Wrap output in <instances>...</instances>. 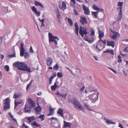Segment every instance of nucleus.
Instances as JSON below:
<instances>
[{
    "mask_svg": "<svg viewBox=\"0 0 128 128\" xmlns=\"http://www.w3.org/2000/svg\"><path fill=\"white\" fill-rule=\"evenodd\" d=\"M13 66L14 67H16L19 70L26 71L28 72H31L30 68L28 67L27 65L24 62L17 61L14 63Z\"/></svg>",
    "mask_w": 128,
    "mask_h": 128,
    "instance_id": "obj_1",
    "label": "nucleus"
},
{
    "mask_svg": "<svg viewBox=\"0 0 128 128\" xmlns=\"http://www.w3.org/2000/svg\"><path fill=\"white\" fill-rule=\"evenodd\" d=\"M34 102L30 98L28 100V103L25 105V108H24V112L26 113H30L31 112V109L35 107Z\"/></svg>",
    "mask_w": 128,
    "mask_h": 128,
    "instance_id": "obj_2",
    "label": "nucleus"
},
{
    "mask_svg": "<svg viewBox=\"0 0 128 128\" xmlns=\"http://www.w3.org/2000/svg\"><path fill=\"white\" fill-rule=\"evenodd\" d=\"M70 102L74 105V107L76 109L80 110L84 112V108L82 106L80 102L75 98H73Z\"/></svg>",
    "mask_w": 128,
    "mask_h": 128,
    "instance_id": "obj_3",
    "label": "nucleus"
},
{
    "mask_svg": "<svg viewBox=\"0 0 128 128\" xmlns=\"http://www.w3.org/2000/svg\"><path fill=\"white\" fill-rule=\"evenodd\" d=\"M96 93H96H95L93 94H90L88 96L89 98L92 100V102L93 103H95L98 99L99 92H98Z\"/></svg>",
    "mask_w": 128,
    "mask_h": 128,
    "instance_id": "obj_4",
    "label": "nucleus"
},
{
    "mask_svg": "<svg viewBox=\"0 0 128 128\" xmlns=\"http://www.w3.org/2000/svg\"><path fill=\"white\" fill-rule=\"evenodd\" d=\"M48 36L49 38V42H54L56 45L57 44V40H55L56 39L58 40L59 39L56 36H54L52 35L50 33H48Z\"/></svg>",
    "mask_w": 128,
    "mask_h": 128,
    "instance_id": "obj_5",
    "label": "nucleus"
},
{
    "mask_svg": "<svg viewBox=\"0 0 128 128\" xmlns=\"http://www.w3.org/2000/svg\"><path fill=\"white\" fill-rule=\"evenodd\" d=\"M111 32L112 33V34H110V37L113 40H117V38L120 35L116 31L110 30Z\"/></svg>",
    "mask_w": 128,
    "mask_h": 128,
    "instance_id": "obj_6",
    "label": "nucleus"
},
{
    "mask_svg": "<svg viewBox=\"0 0 128 128\" xmlns=\"http://www.w3.org/2000/svg\"><path fill=\"white\" fill-rule=\"evenodd\" d=\"M79 33L82 37L84 36V34L86 35L88 34L87 31V28L86 27L82 28L81 26L80 29Z\"/></svg>",
    "mask_w": 128,
    "mask_h": 128,
    "instance_id": "obj_7",
    "label": "nucleus"
},
{
    "mask_svg": "<svg viewBox=\"0 0 128 128\" xmlns=\"http://www.w3.org/2000/svg\"><path fill=\"white\" fill-rule=\"evenodd\" d=\"M84 40L87 42H88L89 43L91 44L92 43L94 40V38L93 36H91L90 37H88L87 36H85L84 38Z\"/></svg>",
    "mask_w": 128,
    "mask_h": 128,
    "instance_id": "obj_8",
    "label": "nucleus"
},
{
    "mask_svg": "<svg viewBox=\"0 0 128 128\" xmlns=\"http://www.w3.org/2000/svg\"><path fill=\"white\" fill-rule=\"evenodd\" d=\"M9 98H6L5 100L4 104L5 105L4 106V108L5 109H8L10 108V102Z\"/></svg>",
    "mask_w": 128,
    "mask_h": 128,
    "instance_id": "obj_9",
    "label": "nucleus"
},
{
    "mask_svg": "<svg viewBox=\"0 0 128 128\" xmlns=\"http://www.w3.org/2000/svg\"><path fill=\"white\" fill-rule=\"evenodd\" d=\"M82 6L84 14L86 15H89L90 12L88 8L84 4H83Z\"/></svg>",
    "mask_w": 128,
    "mask_h": 128,
    "instance_id": "obj_10",
    "label": "nucleus"
},
{
    "mask_svg": "<svg viewBox=\"0 0 128 128\" xmlns=\"http://www.w3.org/2000/svg\"><path fill=\"white\" fill-rule=\"evenodd\" d=\"M80 21L83 24H86L88 23V21L86 18L85 17H80Z\"/></svg>",
    "mask_w": 128,
    "mask_h": 128,
    "instance_id": "obj_11",
    "label": "nucleus"
},
{
    "mask_svg": "<svg viewBox=\"0 0 128 128\" xmlns=\"http://www.w3.org/2000/svg\"><path fill=\"white\" fill-rule=\"evenodd\" d=\"M47 62V65L48 66H51L53 62L52 59L50 58L47 57L46 59Z\"/></svg>",
    "mask_w": 128,
    "mask_h": 128,
    "instance_id": "obj_12",
    "label": "nucleus"
},
{
    "mask_svg": "<svg viewBox=\"0 0 128 128\" xmlns=\"http://www.w3.org/2000/svg\"><path fill=\"white\" fill-rule=\"evenodd\" d=\"M51 123L52 124L53 126L56 128L59 127L60 128V124L58 122V121L54 122L52 120L51 121Z\"/></svg>",
    "mask_w": 128,
    "mask_h": 128,
    "instance_id": "obj_13",
    "label": "nucleus"
},
{
    "mask_svg": "<svg viewBox=\"0 0 128 128\" xmlns=\"http://www.w3.org/2000/svg\"><path fill=\"white\" fill-rule=\"evenodd\" d=\"M31 9L33 12H34L36 14H37L38 16H40V12H38L37 8L34 6H32Z\"/></svg>",
    "mask_w": 128,
    "mask_h": 128,
    "instance_id": "obj_14",
    "label": "nucleus"
},
{
    "mask_svg": "<svg viewBox=\"0 0 128 128\" xmlns=\"http://www.w3.org/2000/svg\"><path fill=\"white\" fill-rule=\"evenodd\" d=\"M56 94L59 97H61L64 100L66 99L67 95V94H61L58 92H57L56 93Z\"/></svg>",
    "mask_w": 128,
    "mask_h": 128,
    "instance_id": "obj_15",
    "label": "nucleus"
},
{
    "mask_svg": "<svg viewBox=\"0 0 128 128\" xmlns=\"http://www.w3.org/2000/svg\"><path fill=\"white\" fill-rule=\"evenodd\" d=\"M107 43L106 45L107 46H111L112 48H114L115 46V44L113 41L108 40L107 41Z\"/></svg>",
    "mask_w": 128,
    "mask_h": 128,
    "instance_id": "obj_16",
    "label": "nucleus"
},
{
    "mask_svg": "<svg viewBox=\"0 0 128 128\" xmlns=\"http://www.w3.org/2000/svg\"><path fill=\"white\" fill-rule=\"evenodd\" d=\"M54 109L52 108L51 106H49V112L48 114V116H50L53 115V113L54 112Z\"/></svg>",
    "mask_w": 128,
    "mask_h": 128,
    "instance_id": "obj_17",
    "label": "nucleus"
},
{
    "mask_svg": "<svg viewBox=\"0 0 128 128\" xmlns=\"http://www.w3.org/2000/svg\"><path fill=\"white\" fill-rule=\"evenodd\" d=\"M34 109L37 113H39L41 112V107L40 106L38 105Z\"/></svg>",
    "mask_w": 128,
    "mask_h": 128,
    "instance_id": "obj_18",
    "label": "nucleus"
},
{
    "mask_svg": "<svg viewBox=\"0 0 128 128\" xmlns=\"http://www.w3.org/2000/svg\"><path fill=\"white\" fill-rule=\"evenodd\" d=\"M93 8L95 10H99L100 11L102 12H104V10L102 8L100 9L95 5H93Z\"/></svg>",
    "mask_w": 128,
    "mask_h": 128,
    "instance_id": "obj_19",
    "label": "nucleus"
},
{
    "mask_svg": "<svg viewBox=\"0 0 128 128\" xmlns=\"http://www.w3.org/2000/svg\"><path fill=\"white\" fill-rule=\"evenodd\" d=\"M27 119L28 121L30 123L35 120V118L34 116H31L28 117Z\"/></svg>",
    "mask_w": 128,
    "mask_h": 128,
    "instance_id": "obj_20",
    "label": "nucleus"
},
{
    "mask_svg": "<svg viewBox=\"0 0 128 128\" xmlns=\"http://www.w3.org/2000/svg\"><path fill=\"white\" fill-rule=\"evenodd\" d=\"M34 4L36 6H40L42 8H44V6H43L42 4L38 2H37L36 0L35 1V2Z\"/></svg>",
    "mask_w": 128,
    "mask_h": 128,
    "instance_id": "obj_21",
    "label": "nucleus"
},
{
    "mask_svg": "<svg viewBox=\"0 0 128 128\" xmlns=\"http://www.w3.org/2000/svg\"><path fill=\"white\" fill-rule=\"evenodd\" d=\"M21 94L20 92L18 93H15L14 94L13 98L15 99L18 98L20 96H21Z\"/></svg>",
    "mask_w": 128,
    "mask_h": 128,
    "instance_id": "obj_22",
    "label": "nucleus"
},
{
    "mask_svg": "<svg viewBox=\"0 0 128 128\" xmlns=\"http://www.w3.org/2000/svg\"><path fill=\"white\" fill-rule=\"evenodd\" d=\"M99 38H102L104 36V33L103 32H101L100 30H99Z\"/></svg>",
    "mask_w": 128,
    "mask_h": 128,
    "instance_id": "obj_23",
    "label": "nucleus"
},
{
    "mask_svg": "<svg viewBox=\"0 0 128 128\" xmlns=\"http://www.w3.org/2000/svg\"><path fill=\"white\" fill-rule=\"evenodd\" d=\"M32 125L34 128V127L33 126L38 127L40 128H41V127L40 126L39 124H38L36 122H32Z\"/></svg>",
    "mask_w": 128,
    "mask_h": 128,
    "instance_id": "obj_24",
    "label": "nucleus"
},
{
    "mask_svg": "<svg viewBox=\"0 0 128 128\" xmlns=\"http://www.w3.org/2000/svg\"><path fill=\"white\" fill-rule=\"evenodd\" d=\"M64 127H71V124L69 122H67L64 120Z\"/></svg>",
    "mask_w": 128,
    "mask_h": 128,
    "instance_id": "obj_25",
    "label": "nucleus"
},
{
    "mask_svg": "<svg viewBox=\"0 0 128 128\" xmlns=\"http://www.w3.org/2000/svg\"><path fill=\"white\" fill-rule=\"evenodd\" d=\"M123 4V2H118V6H120V7L117 8L118 11V10H120V8H121V10H122V5Z\"/></svg>",
    "mask_w": 128,
    "mask_h": 128,
    "instance_id": "obj_26",
    "label": "nucleus"
},
{
    "mask_svg": "<svg viewBox=\"0 0 128 128\" xmlns=\"http://www.w3.org/2000/svg\"><path fill=\"white\" fill-rule=\"evenodd\" d=\"M106 122L108 124H116L115 122H113L112 121L109 120H108L107 121H106Z\"/></svg>",
    "mask_w": 128,
    "mask_h": 128,
    "instance_id": "obj_27",
    "label": "nucleus"
},
{
    "mask_svg": "<svg viewBox=\"0 0 128 128\" xmlns=\"http://www.w3.org/2000/svg\"><path fill=\"white\" fill-rule=\"evenodd\" d=\"M104 53H110L113 55H114V54L113 52V50H107L106 51H104Z\"/></svg>",
    "mask_w": 128,
    "mask_h": 128,
    "instance_id": "obj_28",
    "label": "nucleus"
},
{
    "mask_svg": "<svg viewBox=\"0 0 128 128\" xmlns=\"http://www.w3.org/2000/svg\"><path fill=\"white\" fill-rule=\"evenodd\" d=\"M24 49H20V55L21 56H24Z\"/></svg>",
    "mask_w": 128,
    "mask_h": 128,
    "instance_id": "obj_29",
    "label": "nucleus"
},
{
    "mask_svg": "<svg viewBox=\"0 0 128 128\" xmlns=\"http://www.w3.org/2000/svg\"><path fill=\"white\" fill-rule=\"evenodd\" d=\"M76 1L75 0H70V4L73 7H74L75 6V4L76 3Z\"/></svg>",
    "mask_w": 128,
    "mask_h": 128,
    "instance_id": "obj_30",
    "label": "nucleus"
},
{
    "mask_svg": "<svg viewBox=\"0 0 128 128\" xmlns=\"http://www.w3.org/2000/svg\"><path fill=\"white\" fill-rule=\"evenodd\" d=\"M45 115L44 114H41L38 117V118H39L41 119V121H42L44 120Z\"/></svg>",
    "mask_w": 128,
    "mask_h": 128,
    "instance_id": "obj_31",
    "label": "nucleus"
},
{
    "mask_svg": "<svg viewBox=\"0 0 128 128\" xmlns=\"http://www.w3.org/2000/svg\"><path fill=\"white\" fill-rule=\"evenodd\" d=\"M121 8H120V10H118V11L119 12V18H122V10H121Z\"/></svg>",
    "mask_w": 128,
    "mask_h": 128,
    "instance_id": "obj_32",
    "label": "nucleus"
},
{
    "mask_svg": "<svg viewBox=\"0 0 128 128\" xmlns=\"http://www.w3.org/2000/svg\"><path fill=\"white\" fill-rule=\"evenodd\" d=\"M63 111L62 109L60 108L58 109L57 111V113L59 114H61L63 113Z\"/></svg>",
    "mask_w": 128,
    "mask_h": 128,
    "instance_id": "obj_33",
    "label": "nucleus"
},
{
    "mask_svg": "<svg viewBox=\"0 0 128 128\" xmlns=\"http://www.w3.org/2000/svg\"><path fill=\"white\" fill-rule=\"evenodd\" d=\"M16 57V53L15 52L13 54L10 55H8V58H13L14 57Z\"/></svg>",
    "mask_w": 128,
    "mask_h": 128,
    "instance_id": "obj_34",
    "label": "nucleus"
},
{
    "mask_svg": "<svg viewBox=\"0 0 128 128\" xmlns=\"http://www.w3.org/2000/svg\"><path fill=\"white\" fill-rule=\"evenodd\" d=\"M98 12V11H97L96 12H92V14L95 16V18H98L97 14Z\"/></svg>",
    "mask_w": 128,
    "mask_h": 128,
    "instance_id": "obj_35",
    "label": "nucleus"
},
{
    "mask_svg": "<svg viewBox=\"0 0 128 128\" xmlns=\"http://www.w3.org/2000/svg\"><path fill=\"white\" fill-rule=\"evenodd\" d=\"M68 20L69 23V25L71 26H72L73 22L72 20L69 18H68Z\"/></svg>",
    "mask_w": 128,
    "mask_h": 128,
    "instance_id": "obj_36",
    "label": "nucleus"
},
{
    "mask_svg": "<svg viewBox=\"0 0 128 128\" xmlns=\"http://www.w3.org/2000/svg\"><path fill=\"white\" fill-rule=\"evenodd\" d=\"M62 7L63 8V10L65 9L66 8V3L65 2H64L62 3Z\"/></svg>",
    "mask_w": 128,
    "mask_h": 128,
    "instance_id": "obj_37",
    "label": "nucleus"
},
{
    "mask_svg": "<svg viewBox=\"0 0 128 128\" xmlns=\"http://www.w3.org/2000/svg\"><path fill=\"white\" fill-rule=\"evenodd\" d=\"M74 26L75 27V31H78L79 28L78 26V23L77 22H76L74 24Z\"/></svg>",
    "mask_w": 128,
    "mask_h": 128,
    "instance_id": "obj_38",
    "label": "nucleus"
},
{
    "mask_svg": "<svg viewBox=\"0 0 128 128\" xmlns=\"http://www.w3.org/2000/svg\"><path fill=\"white\" fill-rule=\"evenodd\" d=\"M59 67L58 64H56L53 67L54 70H58Z\"/></svg>",
    "mask_w": 128,
    "mask_h": 128,
    "instance_id": "obj_39",
    "label": "nucleus"
},
{
    "mask_svg": "<svg viewBox=\"0 0 128 128\" xmlns=\"http://www.w3.org/2000/svg\"><path fill=\"white\" fill-rule=\"evenodd\" d=\"M25 55L24 56L25 58H28L29 56V54L28 52H26L25 53Z\"/></svg>",
    "mask_w": 128,
    "mask_h": 128,
    "instance_id": "obj_40",
    "label": "nucleus"
},
{
    "mask_svg": "<svg viewBox=\"0 0 128 128\" xmlns=\"http://www.w3.org/2000/svg\"><path fill=\"white\" fill-rule=\"evenodd\" d=\"M57 76L58 77L61 78L63 74L61 72H59L58 73Z\"/></svg>",
    "mask_w": 128,
    "mask_h": 128,
    "instance_id": "obj_41",
    "label": "nucleus"
},
{
    "mask_svg": "<svg viewBox=\"0 0 128 128\" xmlns=\"http://www.w3.org/2000/svg\"><path fill=\"white\" fill-rule=\"evenodd\" d=\"M118 62H121L122 61V60L121 59V57L120 56V55H118Z\"/></svg>",
    "mask_w": 128,
    "mask_h": 128,
    "instance_id": "obj_42",
    "label": "nucleus"
},
{
    "mask_svg": "<svg viewBox=\"0 0 128 128\" xmlns=\"http://www.w3.org/2000/svg\"><path fill=\"white\" fill-rule=\"evenodd\" d=\"M49 120H55V122H56L58 121V119L54 117H52L51 118H50L48 119Z\"/></svg>",
    "mask_w": 128,
    "mask_h": 128,
    "instance_id": "obj_43",
    "label": "nucleus"
},
{
    "mask_svg": "<svg viewBox=\"0 0 128 128\" xmlns=\"http://www.w3.org/2000/svg\"><path fill=\"white\" fill-rule=\"evenodd\" d=\"M4 68L5 70L7 72L9 71V68L8 66L6 65L4 67Z\"/></svg>",
    "mask_w": 128,
    "mask_h": 128,
    "instance_id": "obj_44",
    "label": "nucleus"
},
{
    "mask_svg": "<svg viewBox=\"0 0 128 128\" xmlns=\"http://www.w3.org/2000/svg\"><path fill=\"white\" fill-rule=\"evenodd\" d=\"M22 102H16L15 100L14 101V104H16V106H17L18 105L20 104H21Z\"/></svg>",
    "mask_w": 128,
    "mask_h": 128,
    "instance_id": "obj_45",
    "label": "nucleus"
},
{
    "mask_svg": "<svg viewBox=\"0 0 128 128\" xmlns=\"http://www.w3.org/2000/svg\"><path fill=\"white\" fill-rule=\"evenodd\" d=\"M56 87L54 86H51V88L52 90H54L56 88Z\"/></svg>",
    "mask_w": 128,
    "mask_h": 128,
    "instance_id": "obj_46",
    "label": "nucleus"
},
{
    "mask_svg": "<svg viewBox=\"0 0 128 128\" xmlns=\"http://www.w3.org/2000/svg\"><path fill=\"white\" fill-rule=\"evenodd\" d=\"M57 18L58 22H59L60 19V14L59 15H57Z\"/></svg>",
    "mask_w": 128,
    "mask_h": 128,
    "instance_id": "obj_47",
    "label": "nucleus"
},
{
    "mask_svg": "<svg viewBox=\"0 0 128 128\" xmlns=\"http://www.w3.org/2000/svg\"><path fill=\"white\" fill-rule=\"evenodd\" d=\"M24 43L23 42H22L21 44H20V49H24Z\"/></svg>",
    "mask_w": 128,
    "mask_h": 128,
    "instance_id": "obj_48",
    "label": "nucleus"
},
{
    "mask_svg": "<svg viewBox=\"0 0 128 128\" xmlns=\"http://www.w3.org/2000/svg\"><path fill=\"white\" fill-rule=\"evenodd\" d=\"M29 52L30 53H32L34 52L32 48V46H30V49Z\"/></svg>",
    "mask_w": 128,
    "mask_h": 128,
    "instance_id": "obj_49",
    "label": "nucleus"
},
{
    "mask_svg": "<svg viewBox=\"0 0 128 128\" xmlns=\"http://www.w3.org/2000/svg\"><path fill=\"white\" fill-rule=\"evenodd\" d=\"M91 33L90 35H94V31L92 28V30H91Z\"/></svg>",
    "mask_w": 128,
    "mask_h": 128,
    "instance_id": "obj_50",
    "label": "nucleus"
},
{
    "mask_svg": "<svg viewBox=\"0 0 128 128\" xmlns=\"http://www.w3.org/2000/svg\"><path fill=\"white\" fill-rule=\"evenodd\" d=\"M22 128H29V127L27 126L24 123L22 126Z\"/></svg>",
    "mask_w": 128,
    "mask_h": 128,
    "instance_id": "obj_51",
    "label": "nucleus"
},
{
    "mask_svg": "<svg viewBox=\"0 0 128 128\" xmlns=\"http://www.w3.org/2000/svg\"><path fill=\"white\" fill-rule=\"evenodd\" d=\"M85 88V86H84L80 89V92H82L84 90Z\"/></svg>",
    "mask_w": 128,
    "mask_h": 128,
    "instance_id": "obj_52",
    "label": "nucleus"
},
{
    "mask_svg": "<svg viewBox=\"0 0 128 128\" xmlns=\"http://www.w3.org/2000/svg\"><path fill=\"white\" fill-rule=\"evenodd\" d=\"M74 15H78V13L76 12V10L75 9H74Z\"/></svg>",
    "mask_w": 128,
    "mask_h": 128,
    "instance_id": "obj_53",
    "label": "nucleus"
},
{
    "mask_svg": "<svg viewBox=\"0 0 128 128\" xmlns=\"http://www.w3.org/2000/svg\"><path fill=\"white\" fill-rule=\"evenodd\" d=\"M8 114L9 116L11 118H13V116L12 114L10 112H9Z\"/></svg>",
    "mask_w": 128,
    "mask_h": 128,
    "instance_id": "obj_54",
    "label": "nucleus"
},
{
    "mask_svg": "<svg viewBox=\"0 0 128 128\" xmlns=\"http://www.w3.org/2000/svg\"><path fill=\"white\" fill-rule=\"evenodd\" d=\"M124 51V52H128V47L125 48Z\"/></svg>",
    "mask_w": 128,
    "mask_h": 128,
    "instance_id": "obj_55",
    "label": "nucleus"
},
{
    "mask_svg": "<svg viewBox=\"0 0 128 128\" xmlns=\"http://www.w3.org/2000/svg\"><path fill=\"white\" fill-rule=\"evenodd\" d=\"M119 127L120 128H124V127L120 123H119Z\"/></svg>",
    "mask_w": 128,
    "mask_h": 128,
    "instance_id": "obj_56",
    "label": "nucleus"
},
{
    "mask_svg": "<svg viewBox=\"0 0 128 128\" xmlns=\"http://www.w3.org/2000/svg\"><path fill=\"white\" fill-rule=\"evenodd\" d=\"M56 16L60 14L59 11V10L58 9L56 10Z\"/></svg>",
    "mask_w": 128,
    "mask_h": 128,
    "instance_id": "obj_57",
    "label": "nucleus"
},
{
    "mask_svg": "<svg viewBox=\"0 0 128 128\" xmlns=\"http://www.w3.org/2000/svg\"><path fill=\"white\" fill-rule=\"evenodd\" d=\"M30 85L29 84L27 85L26 87V89L27 90H28L29 89V87Z\"/></svg>",
    "mask_w": 128,
    "mask_h": 128,
    "instance_id": "obj_58",
    "label": "nucleus"
},
{
    "mask_svg": "<svg viewBox=\"0 0 128 128\" xmlns=\"http://www.w3.org/2000/svg\"><path fill=\"white\" fill-rule=\"evenodd\" d=\"M94 59L95 60H96V61H98V57L96 56H94Z\"/></svg>",
    "mask_w": 128,
    "mask_h": 128,
    "instance_id": "obj_59",
    "label": "nucleus"
},
{
    "mask_svg": "<svg viewBox=\"0 0 128 128\" xmlns=\"http://www.w3.org/2000/svg\"><path fill=\"white\" fill-rule=\"evenodd\" d=\"M59 7L60 9V10L62 9V10H63V8L62 7V6L61 5H59Z\"/></svg>",
    "mask_w": 128,
    "mask_h": 128,
    "instance_id": "obj_60",
    "label": "nucleus"
},
{
    "mask_svg": "<svg viewBox=\"0 0 128 128\" xmlns=\"http://www.w3.org/2000/svg\"><path fill=\"white\" fill-rule=\"evenodd\" d=\"M52 76L54 78L56 76V73H54L52 74Z\"/></svg>",
    "mask_w": 128,
    "mask_h": 128,
    "instance_id": "obj_61",
    "label": "nucleus"
},
{
    "mask_svg": "<svg viewBox=\"0 0 128 128\" xmlns=\"http://www.w3.org/2000/svg\"><path fill=\"white\" fill-rule=\"evenodd\" d=\"M122 19V18H119V17L118 18H117L116 20L117 21L119 22Z\"/></svg>",
    "mask_w": 128,
    "mask_h": 128,
    "instance_id": "obj_62",
    "label": "nucleus"
},
{
    "mask_svg": "<svg viewBox=\"0 0 128 128\" xmlns=\"http://www.w3.org/2000/svg\"><path fill=\"white\" fill-rule=\"evenodd\" d=\"M52 80L49 79V84H52Z\"/></svg>",
    "mask_w": 128,
    "mask_h": 128,
    "instance_id": "obj_63",
    "label": "nucleus"
},
{
    "mask_svg": "<svg viewBox=\"0 0 128 128\" xmlns=\"http://www.w3.org/2000/svg\"><path fill=\"white\" fill-rule=\"evenodd\" d=\"M1 59L2 60L4 58V56L2 54H1Z\"/></svg>",
    "mask_w": 128,
    "mask_h": 128,
    "instance_id": "obj_64",
    "label": "nucleus"
}]
</instances>
